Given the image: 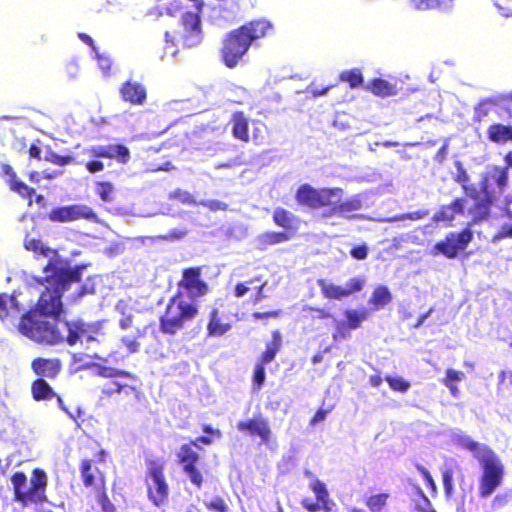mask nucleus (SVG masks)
<instances>
[{"label": "nucleus", "instance_id": "1", "mask_svg": "<svg viewBox=\"0 0 512 512\" xmlns=\"http://www.w3.org/2000/svg\"><path fill=\"white\" fill-rule=\"evenodd\" d=\"M84 268L85 265L66 267L59 259H49L43 267L44 276L36 279L38 284L45 287L36 308L40 315L54 319L42 320L35 313L27 312L22 315L18 324L22 335L43 345L64 343V321L58 318L63 312L62 296L73 283L81 281Z\"/></svg>", "mask_w": 512, "mask_h": 512}, {"label": "nucleus", "instance_id": "2", "mask_svg": "<svg viewBox=\"0 0 512 512\" xmlns=\"http://www.w3.org/2000/svg\"><path fill=\"white\" fill-rule=\"evenodd\" d=\"M272 24L264 19L249 21L224 35L221 41L219 56L225 67H237L248 53L253 42L264 38Z\"/></svg>", "mask_w": 512, "mask_h": 512}, {"label": "nucleus", "instance_id": "3", "mask_svg": "<svg viewBox=\"0 0 512 512\" xmlns=\"http://www.w3.org/2000/svg\"><path fill=\"white\" fill-rule=\"evenodd\" d=\"M459 445L473 453L481 465L482 472L478 479V496L490 497L503 482L504 465L493 449L480 444L468 436L459 439Z\"/></svg>", "mask_w": 512, "mask_h": 512}, {"label": "nucleus", "instance_id": "4", "mask_svg": "<svg viewBox=\"0 0 512 512\" xmlns=\"http://www.w3.org/2000/svg\"><path fill=\"white\" fill-rule=\"evenodd\" d=\"M202 430L207 435L199 436L191 439L188 443L182 444L176 453L177 462L183 473L188 476L192 485L198 490L204 484V474L200 468L201 455L198 452L202 448L199 444L209 446L215 438H221L222 436L220 429L214 428L210 424H204Z\"/></svg>", "mask_w": 512, "mask_h": 512}, {"label": "nucleus", "instance_id": "5", "mask_svg": "<svg viewBox=\"0 0 512 512\" xmlns=\"http://www.w3.org/2000/svg\"><path fill=\"white\" fill-rule=\"evenodd\" d=\"M199 312L196 301H188L181 292H176L169 298L163 314L159 317V329L164 335L174 336L192 324Z\"/></svg>", "mask_w": 512, "mask_h": 512}, {"label": "nucleus", "instance_id": "6", "mask_svg": "<svg viewBox=\"0 0 512 512\" xmlns=\"http://www.w3.org/2000/svg\"><path fill=\"white\" fill-rule=\"evenodd\" d=\"M509 174L507 168L494 166L488 173H486L481 181L480 188L484 192L476 199L469 208V214L472 216L474 222L486 220L490 216L491 207L497 199V193L501 194L504 188L508 185Z\"/></svg>", "mask_w": 512, "mask_h": 512}, {"label": "nucleus", "instance_id": "7", "mask_svg": "<svg viewBox=\"0 0 512 512\" xmlns=\"http://www.w3.org/2000/svg\"><path fill=\"white\" fill-rule=\"evenodd\" d=\"M11 484L14 500L23 506L39 504L47 500L48 477L41 468H34L29 480L24 472L16 471L11 476Z\"/></svg>", "mask_w": 512, "mask_h": 512}, {"label": "nucleus", "instance_id": "8", "mask_svg": "<svg viewBox=\"0 0 512 512\" xmlns=\"http://www.w3.org/2000/svg\"><path fill=\"white\" fill-rule=\"evenodd\" d=\"M85 448L90 455H85L79 462V474L82 484L88 489H98L107 485L106 466L107 453L96 441L87 443Z\"/></svg>", "mask_w": 512, "mask_h": 512}, {"label": "nucleus", "instance_id": "9", "mask_svg": "<svg viewBox=\"0 0 512 512\" xmlns=\"http://www.w3.org/2000/svg\"><path fill=\"white\" fill-rule=\"evenodd\" d=\"M145 485L148 500L157 508L168 503L170 488L165 475V461L147 459L145 461Z\"/></svg>", "mask_w": 512, "mask_h": 512}, {"label": "nucleus", "instance_id": "10", "mask_svg": "<svg viewBox=\"0 0 512 512\" xmlns=\"http://www.w3.org/2000/svg\"><path fill=\"white\" fill-rule=\"evenodd\" d=\"M91 159L84 164L86 170L95 174L104 170L101 159H115L120 164H127L131 159L130 150L123 144L93 145L84 149Z\"/></svg>", "mask_w": 512, "mask_h": 512}, {"label": "nucleus", "instance_id": "11", "mask_svg": "<svg viewBox=\"0 0 512 512\" xmlns=\"http://www.w3.org/2000/svg\"><path fill=\"white\" fill-rule=\"evenodd\" d=\"M343 189L339 187L317 189L308 183L300 185L295 193V200L301 207L318 210L331 206L334 198H341Z\"/></svg>", "mask_w": 512, "mask_h": 512}, {"label": "nucleus", "instance_id": "12", "mask_svg": "<svg viewBox=\"0 0 512 512\" xmlns=\"http://www.w3.org/2000/svg\"><path fill=\"white\" fill-rule=\"evenodd\" d=\"M64 342L69 346H75L78 342L86 343L100 341L104 337L102 322H86L82 319L64 321Z\"/></svg>", "mask_w": 512, "mask_h": 512}, {"label": "nucleus", "instance_id": "13", "mask_svg": "<svg viewBox=\"0 0 512 512\" xmlns=\"http://www.w3.org/2000/svg\"><path fill=\"white\" fill-rule=\"evenodd\" d=\"M203 266L187 267L182 270L181 279L177 283V291L187 296L188 301H196L210 291L208 283L202 278Z\"/></svg>", "mask_w": 512, "mask_h": 512}, {"label": "nucleus", "instance_id": "14", "mask_svg": "<svg viewBox=\"0 0 512 512\" xmlns=\"http://www.w3.org/2000/svg\"><path fill=\"white\" fill-rule=\"evenodd\" d=\"M473 239V233L465 228L460 232H449L444 239L438 241L432 248L433 255H443L454 259L459 252L464 251Z\"/></svg>", "mask_w": 512, "mask_h": 512}, {"label": "nucleus", "instance_id": "15", "mask_svg": "<svg viewBox=\"0 0 512 512\" xmlns=\"http://www.w3.org/2000/svg\"><path fill=\"white\" fill-rule=\"evenodd\" d=\"M48 219L54 223H66L79 219L96 221L97 214L87 205L72 204L53 208L48 213Z\"/></svg>", "mask_w": 512, "mask_h": 512}, {"label": "nucleus", "instance_id": "16", "mask_svg": "<svg viewBox=\"0 0 512 512\" xmlns=\"http://www.w3.org/2000/svg\"><path fill=\"white\" fill-rule=\"evenodd\" d=\"M237 429L250 438H259L262 444H268L273 437L269 420L260 413L252 418L239 421Z\"/></svg>", "mask_w": 512, "mask_h": 512}, {"label": "nucleus", "instance_id": "17", "mask_svg": "<svg viewBox=\"0 0 512 512\" xmlns=\"http://www.w3.org/2000/svg\"><path fill=\"white\" fill-rule=\"evenodd\" d=\"M369 310L366 308L357 309H346L343 312L345 321H337L335 324L332 338L334 341H341L351 336V331L361 327L362 323L369 317Z\"/></svg>", "mask_w": 512, "mask_h": 512}, {"label": "nucleus", "instance_id": "18", "mask_svg": "<svg viewBox=\"0 0 512 512\" xmlns=\"http://www.w3.org/2000/svg\"><path fill=\"white\" fill-rule=\"evenodd\" d=\"M321 294L329 300H341L360 292L364 287V280L360 277H354L346 282L345 287L327 282L325 279L317 281Z\"/></svg>", "mask_w": 512, "mask_h": 512}, {"label": "nucleus", "instance_id": "19", "mask_svg": "<svg viewBox=\"0 0 512 512\" xmlns=\"http://www.w3.org/2000/svg\"><path fill=\"white\" fill-rule=\"evenodd\" d=\"M129 382H123L121 380H112L104 384L101 388V394L107 398H111L114 395H118L121 400L127 398H133L134 400H140L142 397L141 381L136 375V379H128Z\"/></svg>", "mask_w": 512, "mask_h": 512}, {"label": "nucleus", "instance_id": "20", "mask_svg": "<svg viewBox=\"0 0 512 512\" xmlns=\"http://www.w3.org/2000/svg\"><path fill=\"white\" fill-rule=\"evenodd\" d=\"M201 13L195 9L193 12H185L181 17L180 37L186 46H195L201 41Z\"/></svg>", "mask_w": 512, "mask_h": 512}, {"label": "nucleus", "instance_id": "21", "mask_svg": "<svg viewBox=\"0 0 512 512\" xmlns=\"http://www.w3.org/2000/svg\"><path fill=\"white\" fill-rule=\"evenodd\" d=\"M363 207L360 195L352 196L345 201L340 202V198H334L333 204L323 214L324 217L338 216L348 220L360 218L357 212Z\"/></svg>", "mask_w": 512, "mask_h": 512}, {"label": "nucleus", "instance_id": "22", "mask_svg": "<svg viewBox=\"0 0 512 512\" xmlns=\"http://www.w3.org/2000/svg\"><path fill=\"white\" fill-rule=\"evenodd\" d=\"M309 487L315 494L317 501L313 502L311 499L304 498L301 500L302 507L308 512H318L320 510L330 512L331 502L326 485L318 478H314L310 482Z\"/></svg>", "mask_w": 512, "mask_h": 512}, {"label": "nucleus", "instance_id": "23", "mask_svg": "<svg viewBox=\"0 0 512 512\" xmlns=\"http://www.w3.org/2000/svg\"><path fill=\"white\" fill-rule=\"evenodd\" d=\"M492 115L498 118L506 116L502 100H498L497 96L481 99L474 107L472 120L474 123H482L491 120Z\"/></svg>", "mask_w": 512, "mask_h": 512}, {"label": "nucleus", "instance_id": "24", "mask_svg": "<svg viewBox=\"0 0 512 512\" xmlns=\"http://www.w3.org/2000/svg\"><path fill=\"white\" fill-rule=\"evenodd\" d=\"M63 364L60 358L36 357L31 361V370L37 378L54 380L61 373Z\"/></svg>", "mask_w": 512, "mask_h": 512}, {"label": "nucleus", "instance_id": "25", "mask_svg": "<svg viewBox=\"0 0 512 512\" xmlns=\"http://www.w3.org/2000/svg\"><path fill=\"white\" fill-rule=\"evenodd\" d=\"M31 395L35 401H50L56 399L59 407L66 410L62 397L57 394L47 380L36 378L31 383Z\"/></svg>", "mask_w": 512, "mask_h": 512}, {"label": "nucleus", "instance_id": "26", "mask_svg": "<svg viewBox=\"0 0 512 512\" xmlns=\"http://www.w3.org/2000/svg\"><path fill=\"white\" fill-rule=\"evenodd\" d=\"M119 92L121 99L131 105H143L147 98L145 86L137 81H125Z\"/></svg>", "mask_w": 512, "mask_h": 512}, {"label": "nucleus", "instance_id": "27", "mask_svg": "<svg viewBox=\"0 0 512 512\" xmlns=\"http://www.w3.org/2000/svg\"><path fill=\"white\" fill-rule=\"evenodd\" d=\"M272 219L276 226L283 228V231L293 237L296 235L300 226L299 217L283 207L274 209Z\"/></svg>", "mask_w": 512, "mask_h": 512}, {"label": "nucleus", "instance_id": "28", "mask_svg": "<svg viewBox=\"0 0 512 512\" xmlns=\"http://www.w3.org/2000/svg\"><path fill=\"white\" fill-rule=\"evenodd\" d=\"M232 329V323L224 321L217 307H213L208 314L206 326L208 337H221Z\"/></svg>", "mask_w": 512, "mask_h": 512}, {"label": "nucleus", "instance_id": "29", "mask_svg": "<svg viewBox=\"0 0 512 512\" xmlns=\"http://www.w3.org/2000/svg\"><path fill=\"white\" fill-rule=\"evenodd\" d=\"M230 125L233 138L244 143L250 141L249 120L243 111H236L232 114Z\"/></svg>", "mask_w": 512, "mask_h": 512}, {"label": "nucleus", "instance_id": "30", "mask_svg": "<svg viewBox=\"0 0 512 512\" xmlns=\"http://www.w3.org/2000/svg\"><path fill=\"white\" fill-rule=\"evenodd\" d=\"M487 139L494 144L504 145L512 142V125L502 123H492L488 126Z\"/></svg>", "mask_w": 512, "mask_h": 512}, {"label": "nucleus", "instance_id": "31", "mask_svg": "<svg viewBox=\"0 0 512 512\" xmlns=\"http://www.w3.org/2000/svg\"><path fill=\"white\" fill-rule=\"evenodd\" d=\"M366 89L380 98L396 96L398 94L396 84L382 78L372 79L366 86Z\"/></svg>", "mask_w": 512, "mask_h": 512}, {"label": "nucleus", "instance_id": "32", "mask_svg": "<svg viewBox=\"0 0 512 512\" xmlns=\"http://www.w3.org/2000/svg\"><path fill=\"white\" fill-rule=\"evenodd\" d=\"M282 347V335L279 330L272 332V339L266 344L265 350L261 353L257 363L266 366L271 363Z\"/></svg>", "mask_w": 512, "mask_h": 512}, {"label": "nucleus", "instance_id": "33", "mask_svg": "<svg viewBox=\"0 0 512 512\" xmlns=\"http://www.w3.org/2000/svg\"><path fill=\"white\" fill-rule=\"evenodd\" d=\"M292 238L293 236L285 231H267L259 236L258 242L261 249H266L269 246L287 242Z\"/></svg>", "mask_w": 512, "mask_h": 512}, {"label": "nucleus", "instance_id": "34", "mask_svg": "<svg viewBox=\"0 0 512 512\" xmlns=\"http://www.w3.org/2000/svg\"><path fill=\"white\" fill-rule=\"evenodd\" d=\"M96 374L102 378L113 380H119L121 378L133 380L136 379V374L132 372L105 365H97Z\"/></svg>", "mask_w": 512, "mask_h": 512}, {"label": "nucleus", "instance_id": "35", "mask_svg": "<svg viewBox=\"0 0 512 512\" xmlns=\"http://www.w3.org/2000/svg\"><path fill=\"white\" fill-rule=\"evenodd\" d=\"M391 300L392 295L389 289L386 286H378L372 292L369 304L374 310H378L389 304Z\"/></svg>", "mask_w": 512, "mask_h": 512}, {"label": "nucleus", "instance_id": "36", "mask_svg": "<svg viewBox=\"0 0 512 512\" xmlns=\"http://www.w3.org/2000/svg\"><path fill=\"white\" fill-rule=\"evenodd\" d=\"M389 499V493L381 492L366 497L364 504L370 512H381L387 506Z\"/></svg>", "mask_w": 512, "mask_h": 512}, {"label": "nucleus", "instance_id": "37", "mask_svg": "<svg viewBox=\"0 0 512 512\" xmlns=\"http://www.w3.org/2000/svg\"><path fill=\"white\" fill-rule=\"evenodd\" d=\"M24 247L28 251H32L36 254L49 257L51 254H56V251L46 246L40 239L33 237H26L24 239Z\"/></svg>", "mask_w": 512, "mask_h": 512}, {"label": "nucleus", "instance_id": "38", "mask_svg": "<svg viewBox=\"0 0 512 512\" xmlns=\"http://www.w3.org/2000/svg\"><path fill=\"white\" fill-rule=\"evenodd\" d=\"M339 79L348 83L349 87L355 89L364 83V77L359 68L344 70L340 73Z\"/></svg>", "mask_w": 512, "mask_h": 512}, {"label": "nucleus", "instance_id": "39", "mask_svg": "<svg viewBox=\"0 0 512 512\" xmlns=\"http://www.w3.org/2000/svg\"><path fill=\"white\" fill-rule=\"evenodd\" d=\"M9 189L12 192L18 194L21 198L27 200V206H32V197L36 195L34 188L28 186L26 183L19 179L18 181H13V183L10 184Z\"/></svg>", "mask_w": 512, "mask_h": 512}, {"label": "nucleus", "instance_id": "40", "mask_svg": "<svg viewBox=\"0 0 512 512\" xmlns=\"http://www.w3.org/2000/svg\"><path fill=\"white\" fill-rule=\"evenodd\" d=\"M94 497L101 512H116L115 505L109 499L107 485L94 490Z\"/></svg>", "mask_w": 512, "mask_h": 512}, {"label": "nucleus", "instance_id": "41", "mask_svg": "<svg viewBox=\"0 0 512 512\" xmlns=\"http://www.w3.org/2000/svg\"><path fill=\"white\" fill-rule=\"evenodd\" d=\"M302 311L304 313L303 318L311 321L330 319L333 317L330 311L326 310L325 308L306 305L302 308Z\"/></svg>", "mask_w": 512, "mask_h": 512}, {"label": "nucleus", "instance_id": "42", "mask_svg": "<svg viewBox=\"0 0 512 512\" xmlns=\"http://www.w3.org/2000/svg\"><path fill=\"white\" fill-rule=\"evenodd\" d=\"M44 160L58 166H65L73 162V157L70 155H59L50 150L46 153Z\"/></svg>", "mask_w": 512, "mask_h": 512}, {"label": "nucleus", "instance_id": "43", "mask_svg": "<svg viewBox=\"0 0 512 512\" xmlns=\"http://www.w3.org/2000/svg\"><path fill=\"white\" fill-rule=\"evenodd\" d=\"M385 381L393 391L405 393L410 388V383L402 377L386 376Z\"/></svg>", "mask_w": 512, "mask_h": 512}, {"label": "nucleus", "instance_id": "44", "mask_svg": "<svg viewBox=\"0 0 512 512\" xmlns=\"http://www.w3.org/2000/svg\"><path fill=\"white\" fill-rule=\"evenodd\" d=\"M96 192L102 201L110 202L112 201L113 185L107 181L97 182Z\"/></svg>", "mask_w": 512, "mask_h": 512}, {"label": "nucleus", "instance_id": "45", "mask_svg": "<svg viewBox=\"0 0 512 512\" xmlns=\"http://www.w3.org/2000/svg\"><path fill=\"white\" fill-rule=\"evenodd\" d=\"M453 477L454 472L452 468H445L442 471V481H443V488H444V494L446 497H451L454 492V485H453Z\"/></svg>", "mask_w": 512, "mask_h": 512}, {"label": "nucleus", "instance_id": "46", "mask_svg": "<svg viewBox=\"0 0 512 512\" xmlns=\"http://www.w3.org/2000/svg\"><path fill=\"white\" fill-rule=\"evenodd\" d=\"M418 499L415 504V509L418 512H437L433 507L429 498L424 494L421 489L417 491Z\"/></svg>", "mask_w": 512, "mask_h": 512}, {"label": "nucleus", "instance_id": "47", "mask_svg": "<svg viewBox=\"0 0 512 512\" xmlns=\"http://www.w3.org/2000/svg\"><path fill=\"white\" fill-rule=\"evenodd\" d=\"M454 218L455 214L449 205L441 206L433 216L435 222H451Z\"/></svg>", "mask_w": 512, "mask_h": 512}, {"label": "nucleus", "instance_id": "48", "mask_svg": "<svg viewBox=\"0 0 512 512\" xmlns=\"http://www.w3.org/2000/svg\"><path fill=\"white\" fill-rule=\"evenodd\" d=\"M205 507L211 512H228V505L220 496H215L206 502Z\"/></svg>", "mask_w": 512, "mask_h": 512}, {"label": "nucleus", "instance_id": "49", "mask_svg": "<svg viewBox=\"0 0 512 512\" xmlns=\"http://www.w3.org/2000/svg\"><path fill=\"white\" fill-rule=\"evenodd\" d=\"M143 334V331L137 330V335L134 337L123 336L121 338V343L127 348L129 353H136L140 347L137 339L143 336Z\"/></svg>", "mask_w": 512, "mask_h": 512}, {"label": "nucleus", "instance_id": "50", "mask_svg": "<svg viewBox=\"0 0 512 512\" xmlns=\"http://www.w3.org/2000/svg\"><path fill=\"white\" fill-rule=\"evenodd\" d=\"M266 372L265 366L259 363H256L253 373V385L255 388L260 389L265 382Z\"/></svg>", "mask_w": 512, "mask_h": 512}, {"label": "nucleus", "instance_id": "51", "mask_svg": "<svg viewBox=\"0 0 512 512\" xmlns=\"http://www.w3.org/2000/svg\"><path fill=\"white\" fill-rule=\"evenodd\" d=\"M199 204L213 212L226 211L228 209V205L225 202L217 199L202 200Z\"/></svg>", "mask_w": 512, "mask_h": 512}, {"label": "nucleus", "instance_id": "52", "mask_svg": "<svg viewBox=\"0 0 512 512\" xmlns=\"http://www.w3.org/2000/svg\"><path fill=\"white\" fill-rule=\"evenodd\" d=\"M417 10H431L440 7V0H411Z\"/></svg>", "mask_w": 512, "mask_h": 512}, {"label": "nucleus", "instance_id": "53", "mask_svg": "<svg viewBox=\"0 0 512 512\" xmlns=\"http://www.w3.org/2000/svg\"><path fill=\"white\" fill-rule=\"evenodd\" d=\"M464 378H465L464 372L449 368L446 370V375H445L444 379L442 380V383L443 384H454L458 381L464 380Z\"/></svg>", "mask_w": 512, "mask_h": 512}, {"label": "nucleus", "instance_id": "54", "mask_svg": "<svg viewBox=\"0 0 512 512\" xmlns=\"http://www.w3.org/2000/svg\"><path fill=\"white\" fill-rule=\"evenodd\" d=\"M512 500L509 492L499 493L492 500V507L494 509H501L507 506Z\"/></svg>", "mask_w": 512, "mask_h": 512}, {"label": "nucleus", "instance_id": "55", "mask_svg": "<svg viewBox=\"0 0 512 512\" xmlns=\"http://www.w3.org/2000/svg\"><path fill=\"white\" fill-rule=\"evenodd\" d=\"M171 198L179 201L182 204H192V203H195V200H194L192 194L190 192H188V191H184V190H181V189L175 190L171 194Z\"/></svg>", "mask_w": 512, "mask_h": 512}, {"label": "nucleus", "instance_id": "56", "mask_svg": "<svg viewBox=\"0 0 512 512\" xmlns=\"http://www.w3.org/2000/svg\"><path fill=\"white\" fill-rule=\"evenodd\" d=\"M96 59L98 62L99 68L103 71L105 74H109L111 67H112V60L109 56L99 54L96 52Z\"/></svg>", "mask_w": 512, "mask_h": 512}, {"label": "nucleus", "instance_id": "57", "mask_svg": "<svg viewBox=\"0 0 512 512\" xmlns=\"http://www.w3.org/2000/svg\"><path fill=\"white\" fill-rule=\"evenodd\" d=\"M498 100H502V105L505 107L506 117H512V91L507 94L497 96Z\"/></svg>", "mask_w": 512, "mask_h": 512}, {"label": "nucleus", "instance_id": "58", "mask_svg": "<svg viewBox=\"0 0 512 512\" xmlns=\"http://www.w3.org/2000/svg\"><path fill=\"white\" fill-rule=\"evenodd\" d=\"M350 255L356 260H364L368 256V247L366 244L358 245L350 250Z\"/></svg>", "mask_w": 512, "mask_h": 512}, {"label": "nucleus", "instance_id": "59", "mask_svg": "<svg viewBox=\"0 0 512 512\" xmlns=\"http://www.w3.org/2000/svg\"><path fill=\"white\" fill-rule=\"evenodd\" d=\"M465 195L470 198L471 200L473 199H476L480 196V194H483L484 192L482 191V189L477 186H475L474 184H467V185H464V187L462 188Z\"/></svg>", "mask_w": 512, "mask_h": 512}, {"label": "nucleus", "instance_id": "60", "mask_svg": "<svg viewBox=\"0 0 512 512\" xmlns=\"http://www.w3.org/2000/svg\"><path fill=\"white\" fill-rule=\"evenodd\" d=\"M1 169H2L3 174L8 177L6 182H7L9 187H10V184L13 183V181H18L19 180L18 177H17L16 172L14 171V169L12 168L11 165H9V164H2Z\"/></svg>", "mask_w": 512, "mask_h": 512}, {"label": "nucleus", "instance_id": "61", "mask_svg": "<svg viewBox=\"0 0 512 512\" xmlns=\"http://www.w3.org/2000/svg\"><path fill=\"white\" fill-rule=\"evenodd\" d=\"M417 470L423 476L427 486H429L433 491H436V484L432 476L430 475L429 471L422 465H417Z\"/></svg>", "mask_w": 512, "mask_h": 512}, {"label": "nucleus", "instance_id": "62", "mask_svg": "<svg viewBox=\"0 0 512 512\" xmlns=\"http://www.w3.org/2000/svg\"><path fill=\"white\" fill-rule=\"evenodd\" d=\"M449 206L451 207L455 216L457 214H463L465 209V200L463 198H456L449 204Z\"/></svg>", "mask_w": 512, "mask_h": 512}, {"label": "nucleus", "instance_id": "63", "mask_svg": "<svg viewBox=\"0 0 512 512\" xmlns=\"http://www.w3.org/2000/svg\"><path fill=\"white\" fill-rule=\"evenodd\" d=\"M448 155V143L445 142L437 151V153L434 156V160L438 164H443V162L446 160Z\"/></svg>", "mask_w": 512, "mask_h": 512}, {"label": "nucleus", "instance_id": "64", "mask_svg": "<svg viewBox=\"0 0 512 512\" xmlns=\"http://www.w3.org/2000/svg\"><path fill=\"white\" fill-rule=\"evenodd\" d=\"M510 237H512V225H510V224L502 225L500 230L498 231L497 235L495 236L496 239H503V238H510Z\"/></svg>", "mask_w": 512, "mask_h": 512}]
</instances>
